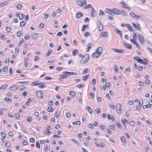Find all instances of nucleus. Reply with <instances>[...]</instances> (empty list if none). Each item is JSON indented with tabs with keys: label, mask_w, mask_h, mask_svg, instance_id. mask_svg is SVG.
<instances>
[{
	"label": "nucleus",
	"mask_w": 152,
	"mask_h": 152,
	"mask_svg": "<svg viewBox=\"0 0 152 152\" xmlns=\"http://www.w3.org/2000/svg\"><path fill=\"white\" fill-rule=\"evenodd\" d=\"M40 86H38V87L40 88H43L44 87H46V85L45 83H39V85Z\"/></svg>",
	"instance_id": "2eb2a0df"
},
{
	"label": "nucleus",
	"mask_w": 152,
	"mask_h": 152,
	"mask_svg": "<svg viewBox=\"0 0 152 152\" xmlns=\"http://www.w3.org/2000/svg\"><path fill=\"white\" fill-rule=\"evenodd\" d=\"M90 35H91L90 33L89 32H87L86 33H85L84 34V36L86 37H87L88 36H90Z\"/></svg>",
	"instance_id": "bf43d9fd"
},
{
	"label": "nucleus",
	"mask_w": 152,
	"mask_h": 152,
	"mask_svg": "<svg viewBox=\"0 0 152 152\" xmlns=\"http://www.w3.org/2000/svg\"><path fill=\"white\" fill-rule=\"evenodd\" d=\"M39 81H36L32 83H31V85L32 86H39Z\"/></svg>",
	"instance_id": "aec40b11"
},
{
	"label": "nucleus",
	"mask_w": 152,
	"mask_h": 152,
	"mask_svg": "<svg viewBox=\"0 0 152 152\" xmlns=\"http://www.w3.org/2000/svg\"><path fill=\"white\" fill-rule=\"evenodd\" d=\"M36 146L38 148H40V145L38 142L37 141L36 142Z\"/></svg>",
	"instance_id": "69168bd1"
},
{
	"label": "nucleus",
	"mask_w": 152,
	"mask_h": 152,
	"mask_svg": "<svg viewBox=\"0 0 152 152\" xmlns=\"http://www.w3.org/2000/svg\"><path fill=\"white\" fill-rule=\"evenodd\" d=\"M1 3L3 5V6H5L7 5L9 3V2L8 1H5Z\"/></svg>",
	"instance_id": "e2e57ef3"
},
{
	"label": "nucleus",
	"mask_w": 152,
	"mask_h": 152,
	"mask_svg": "<svg viewBox=\"0 0 152 152\" xmlns=\"http://www.w3.org/2000/svg\"><path fill=\"white\" fill-rule=\"evenodd\" d=\"M6 30L8 32H10L11 31V28L9 27H6Z\"/></svg>",
	"instance_id": "864d4df0"
},
{
	"label": "nucleus",
	"mask_w": 152,
	"mask_h": 152,
	"mask_svg": "<svg viewBox=\"0 0 152 152\" xmlns=\"http://www.w3.org/2000/svg\"><path fill=\"white\" fill-rule=\"evenodd\" d=\"M134 58L136 61H137L138 62H139V60L140 59H141L140 58L138 57L137 56H134Z\"/></svg>",
	"instance_id": "3c124183"
},
{
	"label": "nucleus",
	"mask_w": 152,
	"mask_h": 152,
	"mask_svg": "<svg viewBox=\"0 0 152 152\" xmlns=\"http://www.w3.org/2000/svg\"><path fill=\"white\" fill-rule=\"evenodd\" d=\"M88 69L87 68H86L85 70H84L83 72L82 73L83 74H85L86 73L88 72Z\"/></svg>",
	"instance_id": "8fccbe9b"
},
{
	"label": "nucleus",
	"mask_w": 152,
	"mask_h": 152,
	"mask_svg": "<svg viewBox=\"0 0 152 152\" xmlns=\"http://www.w3.org/2000/svg\"><path fill=\"white\" fill-rule=\"evenodd\" d=\"M137 36L138 37V40L139 41L140 43L143 45L145 42L144 38L143 36L140 34L138 35Z\"/></svg>",
	"instance_id": "f257e3e1"
},
{
	"label": "nucleus",
	"mask_w": 152,
	"mask_h": 152,
	"mask_svg": "<svg viewBox=\"0 0 152 152\" xmlns=\"http://www.w3.org/2000/svg\"><path fill=\"white\" fill-rule=\"evenodd\" d=\"M130 15L131 16H132L133 18H135L137 19H138V18H141L142 17L140 16L137 15L136 14H134V13L133 12H131L130 14Z\"/></svg>",
	"instance_id": "0eeeda50"
},
{
	"label": "nucleus",
	"mask_w": 152,
	"mask_h": 152,
	"mask_svg": "<svg viewBox=\"0 0 152 152\" xmlns=\"http://www.w3.org/2000/svg\"><path fill=\"white\" fill-rule=\"evenodd\" d=\"M18 86L15 85L10 86L9 89L12 91H15L18 89Z\"/></svg>",
	"instance_id": "6e6552de"
},
{
	"label": "nucleus",
	"mask_w": 152,
	"mask_h": 152,
	"mask_svg": "<svg viewBox=\"0 0 152 152\" xmlns=\"http://www.w3.org/2000/svg\"><path fill=\"white\" fill-rule=\"evenodd\" d=\"M130 41L132 43L134 44L137 46L139 47H140L139 45L137 43V42L135 41V40H134L133 39H131L130 40Z\"/></svg>",
	"instance_id": "4be33fe9"
},
{
	"label": "nucleus",
	"mask_w": 152,
	"mask_h": 152,
	"mask_svg": "<svg viewBox=\"0 0 152 152\" xmlns=\"http://www.w3.org/2000/svg\"><path fill=\"white\" fill-rule=\"evenodd\" d=\"M121 14L122 15H124L125 16H126L127 15L125 11H121Z\"/></svg>",
	"instance_id": "e433bc0d"
},
{
	"label": "nucleus",
	"mask_w": 152,
	"mask_h": 152,
	"mask_svg": "<svg viewBox=\"0 0 152 152\" xmlns=\"http://www.w3.org/2000/svg\"><path fill=\"white\" fill-rule=\"evenodd\" d=\"M64 74H68L69 75H77V73L75 72H66V71H65L64 72H63Z\"/></svg>",
	"instance_id": "1a4fd4ad"
},
{
	"label": "nucleus",
	"mask_w": 152,
	"mask_h": 152,
	"mask_svg": "<svg viewBox=\"0 0 152 152\" xmlns=\"http://www.w3.org/2000/svg\"><path fill=\"white\" fill-rule=\"evenodd\" d=\"M52 52V50H51V49H50L48 51L46 55V57H48V56H49L50 53H51Z\"/></svg>",
	"instance_id": "7c9ffc66"
},
{
	"label": "nucleus",
	"mask_w": 152,
	"mask_h": 152,
	"mask_svg": "<svg viewBox=\"0 0 152 152\" xmlns=\"http://www.w3.org/2000/svg\"><path fill=\"white\" fill-rule=\"evenodd\" d=\"M83 13L79 11L77 12L76 16L77 18H80L82 17L83 16Z\"/></svg>",
	"instance_id": "6ab92c4d"
},
{
	"label": "nucleus",
	"mask_w": 152,
	"mask_h": 152,
	"mask_svg": "<svg viewBox=\"0 0 152 152\" xmlns=\"http://www.w3.org/2000/svg\"><path fill=\"white\" fill-rule=\"evenodd\" d=\"M45 133L46 134L48 135H49L50 134V132L48 131V130H45Z\"/></svg>",
	"instance_id": "09e8293b"
},
{
	"label": "nucleus",
	"mask_w": 152,
	"mask_h": 152,
	"mask_svg": "<svg viewBox=\"0 0 152 152\" xmlns=\"http://www.w3.org/2000/svg\"><path fill=\"white\" fill-rule=\"evenodd\" d=\"M77 3L78 5L81 6H82V4H83L82 1H77Z\"/></svg>",
	"instance_id": "49530a36"
},
{
	"label": "nucleus",
	"mask_w": 152,
	"mask_h": 152,
	"mask_svg": "<svg viewBox=\"0 0 152 152\" xmlns=\"http://www.w3.org/2000/svg\"><path fill=\"white\" fill-rule=\"evenodd\" d=\"M3 71L4 72H7L8 71V68L7 66H5L3 69Z\"/></svg>",
	"instance_id": "c756f323"
},
{
	"label": "nucleus",
	"mask_w": 152,
	"mask_h": 152,
	"mask_svg": "<svg viewBox=\"0 0 152 152\" xmlns=\"http://www.w3.org/2000/svg\"><path fill=\"white\" fill-rule=\"evenodd\" d=\"M71 140L72 141L75 142V144H76L77 145H78V144H79L78 142L76 141V140H75L74 139H71Z\"/></svg>",
	"instance_id": "5fc2aeb1"
},
{
	"label": "nucleus",
	"mask_w": 152,
	"mask_h": 152,
	"mask_svg": "<svg viewBox=\"0 0 152 152\" xmlns=\"http://www.w3.org/2000/svg\"><path fill=\"white\" fill-rule=\"evenodd\" d=\"M116 108L117 113L118 114L121 113V106L119 103H117L116 105Z\"/></svg>",
	"instance_id": "f03ea898"
},
{
	"label": "nucleus",
	"mask_w": 152,
	"mask_h": 152,
	"mask_svg": "<svg viewBox=\"0 0 152 152\" xmlns=\"http://www.w3.org/2000/svg\"><path fill=\"white\" fill-rule=\"evenodd\" d=\"M4 100L8 102H12V99H10L9 97H6L4 98Z\"/></svg>",
	"instance_id": "5701e85b"
},
{
	"label": "nucleus",
	"mask_w": 152,
	"mask_h": 152,
	"mask_svg": "<svg viewBox=\"0 0 152 152\" xmlns=\"http://www.w3.org/2000/svg\"><path fill=\"white\" fill-rule=\"evenodd\" d=\"M32 36V38H34V39H37L38 37V35L36 33L33 34Z\"/></svg>",
	"instance_id": "cd10ccee"
},
{
	"label": "nucleus",
	"mask_w": 152,
	"mask_h": 152,
	"mask_svg": "<svg viewBox=\"0 0 152 152\" xmlns=\"http://www.w3.org/2000/svg\"><path fill=\"white\" fill-rule=\"evenodd\" d=\"M48 111L49 112H52L53 110V108L51 106H49L48 107Z\"/></svg>",
	"instance_id": "393cba45"
},
{
	"label": "nucleus",
	"mask_w": 152,
	"mask_h": 152,
	"mask_svg": "<svg viewBox=\"0 0 152 152\" xmlns=\"http://www.w3.org/2000/svg\"><path fill=\"white\" fill-rule=\"evenodd\" d=\"M130 124L132 126H133L135 124V122L134 121H131Z\"/></svg>",
	"instance_id": "052dcab7"
},
{
	"label": "nucleus",
	"mask_w": 152,
	"mask_h": 152,
	"mask_svg": "<svg viewBox=\"0 0 152 152\" xmlns=\"http://www.w3.org/2000/svg\"><path fill=\"white\" fill-rule=\"evenodd\" d=\"M25 24L26 23H25V22L23 21H22L20 22V25L21 27H23L24 26Z\"/></svg>",
	"instance_id": "37998d69"
},
{
	"label": "nucleus",
	"mask_w": 152,
	"mask_h": 152,
	"mask_svg": "<svg viewBox=\"0 0 152 152\" xmlns=\"http://www.w3.org/2000/svg\"><path fill=\"white\" fill-rule=\"evenodd\" d=\"M19 88L20 90H23L25 89V87L23 85H22L20 86L19 87Z\"/></svg>",
	"instance_id": "13d9d810"
},
{
	"label": "nucleus",
	"mask_w": 152,
	"mask_h": 152,
	"mask_svg": "<svg viewBox=\"0 0 152 152\" xmlns=\"http://www.w3.org/2000/svg\"><path fill=\"white\" fill-rule=\"evenodd\" d=\"M17 83H22V84H27L28 83V82L27 81H24V82H17Z\"/></svg>",
	"instance_id": "a19ab883"
},
{
	"label": "nucleus",
	"mask_w": 152,
	"mask_h": 152,
	"mask_svg": "<svg viewBox=\"0 0 152 152\" xmlns=\"http://www.w3.org/2000/svg\"><path fill=\"white\" fill-rule=\"evenodd\" d=\"M37 96L39 97L41 99H43V94L41 91H38L37 92Z\"/></svg>",
	"instance_id": "423d86ee"
},
{
	"label": "nucleus",
	"mask_w": 152,
	"mask_h": 152,
	"mask_svg": "<svg viewBox=\"0 0 152 152\" xmlns=\"http://www.w3.org/2000/svg\"><path fill=\"white\" fill-rule=\"evenodd\" d=\"M8 86V85H7V84L4 85L0 87V90L1 89H5L6 88H7V87Z\"/></svg>",
	"instance_id": "c85d7f7f"
},
{
	"label": "nucleus",
	"mask_w": 152,
	"mask_h": 152,
	"mask_svg": "<svg viewBox=\"0 0 152 152\" xmlns=\"http://www.w3.org/2000/svg\"><path fill=\"white\" fill-rule=\"evenodd\" d=\"M32 118L31 116H29L27 118V121L30 122H31L32 121Z\"/></svg>",
	"instance_id": "de8ad7c7"
},
{
	"label": "nucleus",
	"mask_w": 152,
	"mask_h": 152,
	"mask_svg": "<svg viewBox=\"0 0 152 152\" xmlns=\"http://www.w3.org/2000/svg\"><path fill=\"white\" fill-rule=\"evenodd\" d=\"M102 48L101 47H99L96 50V52L101 54L102 53Z\"/></svg>",
	"instance_id": "dca6fc26"
},
{
	"label": "nucleus",
	"mask_w": 152,
	"mask_h": 152,
	"mask_svg": "<svg viewBox=\"0 0 152 152\" xmlns=\"http://www.w3.org/2000/svg\"><path fill=\"white\" fill-rule=\"evenodd\" d=\"M103 36L104 37H107L108 36V34L107 32L104 31L102 32L100 34V36Z\"/></svg>",
	"instance_id": "f3484780"
},
{
	"label": "nucleus",
	"mask_w": 152,
	"mask_h": 152,
	"mask_svg": "<svg viewBox=\"0 0 152 152\" xmlns=\"http://www.w3.org/2000/svg\"><path fill=\"white\" fill-rule=\"evenodd\" d=\"M111 12L116 15H119L121 13V11L116 8L112 9Z\"/></svg>",
	"instance_id": "20e7f679"
},
{
	"label": "nucleus",
	"mask_w": 152,
	"mask_h": 152,
	"mask_svg": "<svg viewBox=\"0 0 152 152\" xmlns=\"http://www.w3.org/2000/svg\"><path fill=\"white\" fill-rule=\"evenodd\" d=\"M138 103L140 106H142L143 104V102L142 100V99H140L138 101Z\"/></svg>",
	"instance_id": "2f4dec72"
},
{
	"label": "nucleus",
	"mask_w": 152,
	"mask_h": 152,
	"mask_svg": "<svg viewBox=\"0 0 152 152\" xmlns=\"http://www.w3.org/2000/svg\"><path fill=\"white\" fill-rule=\"evenodd\" d=\"M24 15L23 14H20L19 16V18L20 20H22L24 17Z\"/></svg>",
	"instance_id": "4c0bfd02"
},
{
	"label": "nucleus",
	"mask_w": 152,
	"mask_h": 152,
	"mask_svg": "<svg viewBox=\"0 0 152 152\" xmlns=\"http://www.w3.org/2000/svg\"><path fill=\"white\" fill-rule=\"evenodd\" d=\"M115 124L116 126L120 129L121 128V126L119 123L118 121H116L115 123Z\"/></svg>",
	"instance_id": "72a5a7b5"
},
{
	"label": "nucleus",
	"mask_w": 152,
	"mask_h": 152,
	"mask_svg": "<svg viewBox=\"0 0 152 152\" xmlns=\"http://www.w3.org/2000/svg\"><path fill=\"white\" fill-rule=\"evenodd\" d=\"M97 28L100 31H102L103 29V26L101 22L99 21H97Z\"/></svg>",
	"instance_id": "7ed1b4c3"
},
{
	"label": "nucleus",
	"mask_w": 152,
	"mask_h": 152,
	"mask_svg": "<svg viewBox=\"0 0 152 152\" xmlns=\"http://www.w3.org/2000/svg\"><path fill=\"white\" fill-rule=\"evenodd\" d=\"M86 110L91 114L93 113V111L92 109L89 106H88L87 107Z\"/></svg>",
	"instance_id": "a211bd4d"
},
{
	"label": "nucleus",
	"mask_w": 152,
	"mask_h": 152,
	"mask_svg": "<svg viewBox=\"0 0 152 152\" xmlns=\"http://www.w3.org/2000/svg\"><path fill=\"white\" fill-rule=\"evenodd\" d=\"M137 23V24L134 23H133L132 24L134 28H135L136 29H139L140 28V24Z\"/></svg>",
	"instance_id": "9d476101"
},
{
	"label": "nucleus",
	"mask_w": 152,
	"mask_h": 152,
	"mask_svg": "<svg viewBox=\"0 0 152 152\" xmlns=\"http://www.w3.org/2000/svg\"><path fill=\"white\" fill-rule=\"evenodd\" d=\"M124 46L127 48L130 49L132 48V46L130 45H128L127 43L124 42Z\"/></svg>",
	"instance_id": "f8f14e48"
},
{
	"label": "nucleus",
	"mask_w": 152,
	"mask_h": 152,
	"mask_svg": "<svg viewBox=\"0 0 152 152\" xmlns=\"http://www.w3.org/2000/svg\"><path fill=\"white\" fill-rule=\"evenodd\" d=\"M100 54L98 52H96L94 53L93 54L92 56H93L95 58H97L100 55Z\"/></svg>",
	"instance_id": "9b49d317"
},
{
	"label": "nucleus",
	"mask_w": 152,
	"mask_h": 152,
	"mask_svg": "<svg viewBox=\"0 0 152 152\" xmlns=\"http://www.w3.org/2000/svg\"><path fill=\"white\" fill-rule=\"evenodd\" d=\"M145 83L147 84L150 85L151 83L150 81L149 80L147 79L145 81Z\"/></svg>",
	"instance_id": "603ef678"
},
{
	"label": "nucleus",
	"mask_w": 152,
	"mask_h": 152,
	"mask_svg": "<svg viewBox=\"0 0 152 152\" xmlns=\"http://www.w3.org/2000/svg\"><path fill=\"white\" fill-rule=\"evenodd\" d=\"M112 50L115 52L119 53H123L124 52V50L123 49H118L116 48H112Z\"/></svg>",
	"instance_id": "39448f33"
},
{
	"label": "nucleus",
	"mask_w": 152,
	"mask_h": 152,
	"mask_svg": "<svg viewBox=\"0 0 152 152\" xmlns=\"http://www.w3.org/2000/svg\"><path fill=\"white\" fill-rule=\"evenodd\" d=\"M53 79L52 77H45L44 79H45L46 80H51Z\"/></svg>",
	"instance_id": "0e129e2a"
},
{
	"label": "nucleus",
	"mask_w": 152,
	"mask_h": 152,
	"mask_svg": "<svg viewBox=\"0 0 152 152\" xmlns=\"http://www.w3.org/2000/svg\"><path fill=\"white\" fill-rule=\"evenodd\" d=\"M121 140L124 145H126V141L124 137L123 136H121Z\"/></svg>",
	"instance_id": "4468645a"
},
{
	"label": "nucleus",
	"mask_w": 152,
	"mask_h": 152,
	"mask_svg": "<svg viewBox=\"0 0 152 152\" xmlns=\"http://www.w3.org/2000/svg\"><path fill=\"white\" fill-rule=\"evenodd\" d=\"M15 116L16 118H17L18 119L20 117V115L17 113H16L14 115Z\"/></svg>",
	"instance_id": "774afa93"
},
{
	"label": "nucleus",
	"mask_w": 152,
	"mask_h": 152,
	"mask_svg": "<svg viewBox=\"0 0 152 152\" xmlns=\"http://www.w3.org/2000/svg\"><path fill=\"white\" fill-rule=\"evenodd\" d=\"M139 62L140 63L143 64H144V65H146V64H147V63L145 61H143L142 59H139Z\"/></svg>",
	"instance_id": "a878e982"
},
{
	"label": "nucleus",
	"mask_w": 152,
	"mask_h": 152,
	"mask_svg": "<svg viewBox=\"0 0 152 152\" xmlns=\"http://www.w3.org/2000/svg\"><path fill=\"white\" fill-rule=\"evenodd\" d=\"M84 85L80 84L79 85H77V87L78 88L80 89L82 88V87H84Z\"/></svg>",
	"instance_id": "f704fd0d"
},
{
	"label": "nucleus",
	"mask_w": 152,
	"mask_h": 152,
	"mask_svg": "<svg viewBox=\"0 0 152 152\" xmlns=\"http://www.w3.org/2000/svg\"><path fill=\"white\" fill-rule=\"evenodd\" d=\"M60 113L59 111H57L55 115L56 118H57L58 117Z\"/></svg>",
	"instance_id": "4d7b16f0"
},
{
	"label": "nucleus",
	"mask_w": 152,
	"mask_h": 152,
	"mask_svg": "<svg viewBox=\"0 0 152 152\" xmlns=\"http://www.w3.org/2000/svg\"><path fill=\"white\" fill-rule=\"evenodd\" d=\"M124 26H126L129 30L131 31H133V27H131V26L128 24H126Z\"/></svg>",
	"instance_id": "ddd939ff"
},
{
	"label": "nucleus",
	"mask_w": 152,
	"mask_h": 152,
	"mask_svg": "<svg viewBox=\"0 0 152 152\" xmlns=\"http://www.w3.org/2000/svg\"><path fill=\"white\" fill-rule=\"evenodd\" d=\"M109 129H113V130H114L115 129V127L113 125H110L109 126Z\"/></svg>",
	"instance_id": "ea45409f"
},
{
	"label": "nucleus",
	"mask_w": 152,
	"mask_h": 152,
	"mask_svg": "<svg viewBox=\"0 0 152 152\" xmlns=\"http://www.w3.org/2000/svg\"><path fill=\"white\" fill-rule=\"evenodd\" d=\"M79 53L78 51L77 50H75L73 51V55L75 56L76 54H78Z\"/></svg>",
	"instance_id": "bb28decb"
},
{
	"label": "nucleus",
	"mask_w": 152,
	"mask_h": 152,
	"mask_svg": "<svg viewBox=\"0 0 152 152\" xmlns=\"http://www.w3.org/2000/svg\"><path fill=\"white\" fill-rule=\"evenodd\" d=\"M7 134L6 133H5L4 132H2L1 133V136L2 137H3V138H5L6 137V136Z\"/></svg>",
	"instance_id": "c03bdc74"
},
{
	"label": "nucleus",
	"mask_w": 152,
	"mask_h": 152,
	"mask_svg": "<svg viewBox=\"0 0 152 152\" xmlns=\"http://www.w3.org/2000/svg\"><path fill=\"white\" fill-rule=\"evenodd\" d=\"M69 94L70 96H72V97H74L75 95V92L73 91H69Z\"/></svg>",
	"instance_id": "b1692460"
},
{
	"label": "nucleus",
	"mask_w": 152,
	"mask_h": 152,
	"mask_svg": "<svg viewBox=\"0 0 152 152\" xmlns=\"http://www.w3.org/2000/svg\"><path fill=\"white\" fill-rule=\"evenodd\" d=\"M23 7L22 5L20 4H18L16 6V8L18 10H19L21 9Z\"/></svg>",
	"instance_id": "79ce46f5"
},
{
	"label": "nucleus",
	"mask_w": 152,
	"mask_h": 152,
	"mask_svg": "<svg viewBox=\"0 0 152 152\" xmlns=\"http://www.w3.org/2000/svg\"><path fill=\"white\" fill-rule=\"evenodd\" d=\"M5 145L7 147H10L11 145L10 142V141L7 142L6 144Z\"/></svg>",
	"instance_id": "c9c22d12"
},
{
	"label": "nucleus",
	"mask_w": 152,
	"mask_h": 152,
	"mask_svg": "<svg viewBox=\"0 0 152 152\" xmlns=\"http://www.w3.org/2000/svg\"><path fill=\"white\" fill-rule=\"evenodd\" d=\"M115 30L118 35L120 36L121 37H122V33L121 31L118 29H115Z\"/></svg>",
	"instance_id": "412c9836"
},
{
	"label": "nucleus",
	"mask_w": 152,
	"mask_h": 152,
	"mask_svg": "<svg viewBox=\"0 0 152 152\" xmlns=\"http://www.w3.org/2000/svg\"><path fill=\"white\" fill-rule=\"evenodd\" d=\"M89 58V55L88 54H86L83 57V58Z\"/></svg>",
	"instance_id": "680f3d73"
},
{
	"label": "nucleus",
	"mask_w": 152,
	"mask_h": 152,
	"mask_svg": "<svg viewBox=\"0 0 152 152\" xmlns=\"http://www.w3.org/2000/svg\"><path fill=\"white\" fill-rule=\"evenodd\" d=\"M22 33L21 31H18L17 33V36L18 37H20L22 34Z\"/></svg>",
	"instance_id": "6e6d98bb"
},
{
	"label": "nucleus",
	"mask_w": 152,
	"mask_h": 152,
	"mask_svg": "<svg viewBox=\"0 0 152 152\" xmlns=\"http://www.w3.org/2000/svg\"><path fill=\"white\" fill-rule=\"evenodd\" d=\"M114 69L115 72H117L118 70L117 67L116 65L115 64L114 66Z\"/></svg>",
	"instance_id": "338daca9"
},
{
	"label": "nucleus",
	"mask_w": 152,
	"mask_h": 152,
	"mask_svg": "<svg viewBox=\"0 0 152 152\" xmlns=\"http://www.w3.org/2000/svg\"><path fill=\"white\" fill-rule=\"evenodd\" d=\"M86 27H88V25H83V28H82V31H84Z\"/></svg>",
	"instance_id": "58836bf2"
},
{
	"label": "nucleus",
	"mask_w": 152,
	"mask_h": 152,
	"mask_svg": "<svg viewBox=\"0 0 152 152\" xmlns=\"http://www.w3.org/2000/svg\"><path fill=\"white\" fill-rule=\"evenodd\" d=\"M89 76V74L88 75H87L83 77V80H84V81H86V80H87L88 78V77Z\"/></svg>",
	"instance_id": "473e14b6"
},
{
	"label": "nucleus",
	"mask_w": 152,
	"mask_h": 152,
	"mask_svg": "<svg viewBox=\"0 0 152 152\" xmlns=\"http://www.w3.org/2000/svg\"><path fill=\"white\" fill-rule=\"evenodd\" d=\"M121 3L123 4V5L121 4V5L122 6V7L123 8H126V7H127L126 6L127 4L126 3H125L124 1V2L123 3Z\"/></svg>",
	"instance_id": "a18cd8bd"
}]
</instances>
